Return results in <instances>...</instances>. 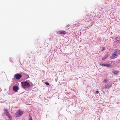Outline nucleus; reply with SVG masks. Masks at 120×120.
I'll return each instance as SVG.
<instances>
[{
	"label": "nucleus",
	"mask_w": 120,
	"mask_h": 120,
	"mask_svg": "<svg viewBox=\"0 0 120 120\" xmlns=\"http://www.w3.org/2000/svg\"><path fill=\"white\" fill-rule=\"evenodd\" d=\"M21 84L22 88L25 89L28 88L30 86L29 83L27 81L22 82Z\"/></svg>",
	"instance_id": "f257e3e1"
},
{
	"label": "nucleus",
	"mask_w": 120,
	"mask_h": 120,
	"mask_svg": "<svg viewBox=\"0 0 120 120\" xmlns=\"http://www.w3.org/2000/svg\"><path fill=\"white\" fill-rule=\"evenodd\" d=\"M119 71H117L114 70L112 71V72L114 74H118L119 73Z\"/></svg>",
	"instance_id": "1a4fd4ad"
},
{
	"label": "nucleus",
	"mask_w": 120,
	"mask_h": 120,
	"mask_svg": "<svg viewBox=\"0 0 120 120\" xmlns=\"http://www.w3.org/2000/svg\"><path fill=\"white\" fill-rule=\"evenodd\" d=\"M105 87L104 88H105L106 89H108L112 87V85L111 84L108 83L107 84L105 85Z\"/></svg>",
	"instance_id": "20e7f679"
},
{
	"label": "nucleus",
	"mask_w": 120,
	"mask_h": 120,
	"mask_svg": "<svg viewBox=\"0 0 120 120\" xmlns=\"http://www.w3.org/2000/svg\"><path fill=\"white\" fill-rule=\"evenodd\" d=\"M4 113L7 116L10 115V114L8 112V110L7 109H4Z\"/></svg>",
	"instance_id": "39448f33"
},
{
	"label": "nucleus",
	"mask_w": 120,
	"mask_h": 120,
	"mask_svg": "<svg viewBox=\"0 0 120 120\" xmlns=\"http://www.w3.org/2000/svg\"><path fill=\"white\" fill-rule=\"evenodd\" d=\"M105 50V48L104 47H103L102 49V51H103Z\"/></svg>",
	"instance_id": "6ab92c4d"
},
{
	"label": "nucleus",
	"mask_w": 120,
	"mask_h": 120,
	"mask_svg": "<svg viewBox=\"0 0 120 120\" xmlns=\"http://www.w3.org/2000/svg\"><path fill=\"white\" fill-rule=\"evenodd\" d=\"M7 116H8V117L10 120H11L12 119V117L10 115Z\"/></svg>",
	"instance_id": "f8f14e48"
},
{
	"label": "nucleus",
	"mask_w": 120,
	"mask_h": 120,
	"mask_svg": "<svg viewBox=\"0 0 120 120\" xmlns=\"http://www.w3.org/2000/svg\"><path fill=\"white\" fill-rule=\"evenodd\" d=\"M95 93H96V94H98L99 93V91H96L95 92Z\"/></svg>",
	"instance_id": "a211bd4d"
},
{
	"label": "nucleus",
	"mask_w": 120,
	"mask_h": 120,
	"mask_svg": "<svg viewBox=\"0 0 120 120\" xmlns=\"http://www.w3.org/2000/svg\"><path fill=\"white\" fill-rule=\"evenodd\" d=\"M15 77L17 80H19L22 76V75H15Z\"/></svg>",
	"instance_id": "0eeeda50"
},
{
	"label": "nucleus",
	"mask_w": 120,
	"mask_h": 120,
	"mask_svg": "<svg viewBox=\"0 0 120 120\" xmlns=\"http://www.w3.org/2000/svg\"><path fill=\"white\" fill-rule=\"evenodd\" d=\"M100 65L101 66H106V64H101Z\"/></svg>",
	"instance_id": "f3484780"
},
{
	"label": "nucleus",
	"mask_w": 120,
	"mask_h": 120,
	"mask_svg": "<svg viewBox=\"0 0 120 120\" xmlns=\"http://www.w3.org/2000/svg\"><path fill=\"white\" fill-rule=\"evenodd\" d=\"M106 66L108 67H111L112 66V65L109 64H106Z\"/></svg>",
	"instance_id": "9b49d317"
},
{
	"label": "nucleus",
	"mask_w": 120,
	"mask_h": 120,
	"mask_svg": "<svg viewBox=\"0 0 120 120\" xmlns=\"http://www.w3.org/2000/svg\"><path fill=\"white\" fill-rule=\"evenodd\" d=\"M45 84H46L47 86H49V82H45Z\"/></svg>",
	"instance_id": "2eb2a0df"
},
{
	"label": "nucleus",
	"mask_w": 120,
	"mask_h": 120,
	"mask_svg": "<svg viewBox=\"0 0 120 120\" xmlns=\"http://www.w3.org/2000/svg\"><path fill=\"white\" fill-rule=\"evenodd\" d=\"M57 33L58 34H61V31H57Z\"/></svg>",
	"instance_id": "dca6fc26"
},
{
	"label": "nucleus",
	"mask_w": 120,
	"mask_h": 120,
	"mask_svg": "<svg viewBox=\"0 0 120 120\" xmlns=\"http://www.w3.org/2000/svg\"><path fill=\"white\" fill-rule=\"evenodd\" d=\"M29 120H32L31 115L30 114L29 115Z\"/></svg>",
	"instance_id": "ddd939ff"
},
{
	"label": "nucleus",
	"mask_w": 120,
	"mask_h": 120,
	"mask_svg": "<svg viewBox=\"0 0 120 120\" xmlns=\"http://www.w3.org/2000/svg\"><path fill=\"white\" fill-rule=\"evenodd\" d=\"M67 34V32L63 30L61 31V34H62L64 35L65 34Z\"/></svg>",
	"instance_id": "9d476101"
},
{
	"label": "nucleus",
	"mask_w": 120,
	"mask_h": 120,
	"mask_svg": "<svg viewBox=\"0 0 120 120\" xmlns=\"http://www.w3.org/2000/svg\"><path fill=\"white\" fill-rule=\"evenodd\" d=\"M117 56L115 54L113 53L112 55V56L110 57V58L111 59H114L116 58Z\"/></svg>",
	"instance_id": "6e6552de"
},
{
	"label": "nucleus",
	"mask_w": 120,
	"mask_h": 120,
	"mask_svg": "<svg viewBox=\"0 0 120 120\" xmlns=\"http://www.w3.org/2000/svg\"><path fill=\"white\" fill-rule=\"evenodd\" d=\"M57 79H55V81L56 82H57Z\"/></svg>",
	"instance_id": "aec40b11"
},
{
	"label": "nucleus",
	"mask_w": 120,
	"mask_h": 120,
	"mask_svg": "<svg viewBox=\"0 0 120 120\" xmlns=\"http://www.w3.org/2000/svg\"><path fill=\"white\" fill-rule=\"evenodd\" d=\"M27 76L29 77V75H27Z\"/></svg>",
	"instance_id": "4be33fe9"
},
{
	"label": "nucleus",
	"mask_w": 120,
	"mask_h": 120,
	"mask_svg": "<svg viewBox=\"0 0 120 120\" xmlns=\"http://www.w3.org/2000/svg\"><path fill=\"white\" fill-rule=\"evenodd\" d=\"M118 50L117 49H116L114 50L113 53L115 54L116 56H117L119 55V54L118 53Z\"/></svg>",
	"instance_id": "423d86ee"
},
{
	"label": "nucleus",
	"mask_w": 120,
	"mask_h": 120,
	"mask_svg": "<svg viewBox=\"0 0 120 120\" xmlns=\"http://www.w3.org/2000/svg\"><path fill=\"white\" fill-rule=\"evenodd\" d=\"M23 114V111L19 110L15 113V116L17 117H20Z\"/></svg>",
	"instance_id": "f03ea898"
},
{
	"label": "nucleus",
	"mask_w": 120,
	"mask_h": 120,
	"mask_svg": "<svg viewBox=\"0 0 120 120\" xmlns=\"http://www.w3.org/2000/svg\"><path fill=\"white\" fill-rule=\"evenodd\" d=\"M107 81H108V80L107 79H105V80H104V81L103 82V83H106L107 82Z\"/></svg>",
	"instance_id": "4468645a"
},
{
	"label": "nucleus",
	"mask_w": 120,
	"mask_h": 120,
	"mask_svg": "<svg viewBox=\"0 0 120 120\" xmlns=\"http://www.w3.org/2000/svg\"><path fill=\"white\" fill-rule=\"evenodd\" d=\"M20 75V74H17L16 75Z\"/></svg>",
	"instance_id": "412c9836"
},
{
	"label": "nucleus",
	"mask_w": 120,
	"mask_h": 120,
	"mask_svg": "<svg viewBox=\"0 0 120 120\" xmlns=\"http://www.w3.org/2000/svg\"><path fill=\"white\" fill-rule=\"evenodd\" d=\"M19 89V87L17 86L14 85L13 86L12 89L13 91L16 92H18V90Z\"/></svg>",
	"instance_id": "7ed1b4c3"
}]
</instances>
